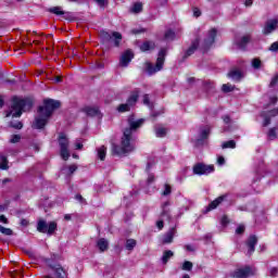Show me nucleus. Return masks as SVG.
<instances>
[{
  "mask_svg": "<svg viewBox=\"0 0 278 278\" xmlns=\"http://www.w3.org/2000/svg\"><path fill=\"white\" fill-rule=\"evenodd\" d=\"M236 233H239V235L244 233V226H242V225L238 226L236 229Z\"/></svg>",
  "mask_w": 278,
  "mask_h": 278,
  "instance_id": "nucleus-54",
  "label": "nucleus"
},
{
  "mask_svg": "<svg viewBox=\"0 0 278 278\" xmlns=\"http://www.w3.org/2000/svg\"><path fill=\"white\" fill-rule=\"evenodd\" d=\"M55 229H58V224L55 222L47 224V222L45 220H39L37 224V230L40 233H49V236H51V233H53Z\"/></svg>",
  "mask_w": 278,
  "mask_h": 278,
  "instance_id": "nucleus-7",
  "label": "nucleus"
},
{
  "mask_svg": "<svg viewBox=\"0 0 278 278\" xmlns=\"http://www.w3.org/2000/svg\"><path fill=\"white\" fill-rule=\"evenodd\" d=\"M216 28L208 30L207 36L202 45V49H204V51H207V49L214 45V41L216 40Z\"/></svg>",
  "mask_w": 278,
  "mask_h": 278,
  "instance_id": "nucleus-10",
  "label": "nucleus"
},
{
  "mask_svg": "<svg viewBox=\"0 0 278 278\" xmlns=\"http://www.w3.org/2000/svg\"><path fill=\"white\" fill-rule=\"evenodd\" d=\"M96 2L98 3V5L103 8V5H105V3H108V0H96Z\"/></svg>",
  "mask_w": 278,
  "mask_h": 278,
  "instance_id": "nucleus-59",
  "label": "nucleus"
},
{
  "mask_svg": "<svg viewBox=\"0 0 278 278\" xmlns=\"http://www.w3.org/2000/svg\"><path fill=\"white\" fill-rule=\"evenodd\" d=\"M223 121H224L225 125H230L231 124V117H229V115H225L223 117Z\"/></svg>",
  "mask_w": 278,
  "mask_h": 278,
  "instance_id": "nucleus-52",
  "label": "nucleus"
},
{
  "mask_svg": "<svg viewBox=\"0 0 278 278\" xmlns=\"http://www.w3.org/2000/svg\"><path fill=\"white\" fill-rule=\"evenodd\" d=\"M131 60H134V52L131 50H126L119 59V66H129V62H131Z\"/></svg>",
  "mask_w": 278,
  "mask_h": 278,
  "instance_id": "nucleus-11",
  "label": "nucleus"
},
{
  "mask_svg": "<svg viewBox=\"0 0 278 278\" xmlns=\"http://www.w3.org/2000/svg\"><path fill=\"white\" fill-rule=\"evenodd\" d=\"M229 224V217L223 216L222 217V225H228Z\"/></svg>",
  "mask_w": 278,
  "mask_h": 278,
  "instance_id": "nucleus-57",
  "label": "nucleus"
},
{
  "mask_svg": "<svg viewBox=\"0 0 278 278\" xmlns=\"http://www.w3.org/2000/svg\"><path fill=\"white\" fill-rule=\"evenodd\" d=\"M277 27H278V20L277 18L268 20L265 23L263 33L265 35L273 34V31H275V29H277Z\"/></svg>",
  "mask_w": 278,
  "mask_h": 278,
  "instance_id": "nucleus-12",
  "label": "nucleus"
},
{
  "mask_svg": "<svg viewBox=\"0 0 278 278\" xmlns=\"http://www.w3.org/2000/svg\"><path fill=\"white\" fill-rule=\"evenodd\" d=\"M255 244H257V237L250 236L247 241L248 255H253V253H255Z\"/></svg>",
  "mask_w": 278,
  "mask_h": 278,
  "instance_id": "nucleus-15",
  "label": "nucleus"
},
{
  "mask_svg": "<svg viewBox=\"0 0 278 278\" xmlns=\"http://www.w3.org/2000/svg\"><path fill=\"white\" fill-rule=\"evenodd\" d=\"M31 110V101L27 99L13 98L11 111L7 116H13V118H20L23 115V112Z\"/></svg>",
  "mask_w": 278,
  "mask_h": 278,
  "instance_id": "nucleus-3",
  "label": "nucleus"
},
{
  "mask_svg": "<svg viewBox=\"0 0 278 278\" xmlns=\"http://www.w3.org/2000/svg\"><path fill=\"white\" fill-rule=\"evenodd\" d=\"M228 77L235 81H240V79H242V72L240 70H231L228 73Z\"/></svg>",
  "mask_w": 278,
  "mask_h": 278,
  "instance_id": "nucleus-19",
  "label": "nucleus"
},
{
  "mask_svg": "<svg viewBox=\"0 0 278 278\" xmlns=\"http://www.w3.org/2000/svg\"><path fill=\"white\" fill-rule=\"evenodd\" d=\"M100 37H101L102 40L110 41V40H112L113 36H112V34H110V33H108L105 30H101L100 31Z\"/></svg>",
  "mask_w": 278,
  "mask_h": 278,
  "instance_id": "nucleus-34",
  "label": "nucleus"
},
{
  "mask_svg": "<svg viewBox=\"0 0 278 278\" xmlns=\"http://www.w3.org/2000/svg\"><path fill=\"white\" fill-rule=\"evenodd\" d=\"M277 273H278L277 267H273V268H270V270H269L270 277H277Z\"/></svg>",
  "mask_w": 278,
  "mask_h": 278,
  "instance_id": "nucleus-50",
  "label": "nucleus"
},
{
  "mask_svg": "<svg viewBox=\"0 0 278 278\" xmlns=\"http://www.w3.org/2000/svg\"><path fill=\"white\" fill-rule=\"evenodd\" d=\"M166 58V49H161L159 52V56L156 59V64L153 66L151 63L146 64V71L148 75H155V73H160L164 68V61Z\"/></svg>",
  "mask_w": 278,
  "mask_h": 278,
  "instance_id": "nucleus-4",
  "label": "nucleus"
},
{
  "mask_svg": "<svg viewBox=\"0 0 278 278\" xmlns=\"http://www.w3.org/2000/svg\"><path fill=\"white\" fill-rule=\"evenodd\" d=\"M0 223L8 225V217H5V215H0Z\"/></svg>",
  "mask_w": 278,
  "mask_h": 278,
  "instance_id": "nucleus-58",
  "label": "nucleus"
},
{
  "mask_svg": "<svg viewBox=\"0 0 278 278\" xmlns=\"http://www.w3.org/2000/svg\"><path fill=\"white\" fill-rule=\"evenodd\" d=\"M49 12H51L52 14H55L56 16H62V14H64V11H62V8L60 7L50 8Z\"/></svg>",
  "mask_w": 278,
  "mask_h": 278,
  "instance_id": "nucleus-32",
  "label": "nucleus"
},
{
  "mask_svg": "<svg viewBox=\"0 0 278 278\" xmlns=\"http://www.w3.org/2000/svg\"><path fill=\"white\" fill-rule=\"evenodd\" d=\"M84 148V144H81V142H76V144H75V149L76 150H80V149H83Z\"/></svg>",
  "mask_w": 278,
  "mask_h": 278,
  "instance_id": "nucleus-61",
  "label": "nucleus"
},
{
  "mask_svg": "<svg viewBox=\"0 0 278 278\" xmlns=\"http://www.w3.org/2000/svg\"><path fill=\"white\" fill-rule=\"evenodd\" d=\"M222 90L223 92H231L233 91V86H231L230 84H225L223 85Z\"/></svg>",
  "mask_w": 278,
  "mask_h": 278,
  "instance_id": "nucleus-41",
  "label": "nucleus"
},
{
  "mask_svg": "<svg viewBox=\"0 0 278 278\" xmlns=\"http://www.w3.org/2000/svg\"><path fill=\"white\" fill-rule=\"evenodd\" d=\"M75 199L76 201H79V203H86V200L84 199V197H81V194H76Z\"/></svg>",
  "mask_w": 278,
  "mask_h": 278,
  "instance_id": "nucleus-55",
  "label": "nucleus"
},
{
  "mask_svg": "<svg viewBox=\"0 0 278 278\" xmlns=\"http://www.w3.org/2000/svg\"><path fill=\"white\" fill-rule=\"evenodd\" d=\"M275 138H277V129L276 128H271L268 131V139L269 140H275Z\"/></svg>",
  "mask_w": 278,
  "mask_h": 278,
  "instance_id": "nucleus-40",
  "label": "nucleus"
},
{
  "mask_svg": "<svg viewBox=\"0 0 278 278\" xmlns=\"http://www.w3.org/2000/svg\"><path fill=\"white\" fill-rule=\"evenodd\" d=\"M11 127H13L14 129H23V123L21 122H11Z\"/></svg>",
  "mask_w": 278,
  "mask_h": 278,
  "instance_id": "nucleus-44",
  "label": "nucleus"
},
{
  "mask_svg": "<svg viewBox=\"0 0 278 278\" xmlns=\"http://www.w3.org/2000/svg\"><path fill=\"white\" fill-rule=\"evenodd\" d=\"M58 108H60V101L53 99L45 100L43 106L39 108V115L35 119V128L42 129L45 125H47L49 118H51L53 111L58 110Z\"/></svg>",
  "mask_w": 278,
  "mask_h": 278,
  "instance_id": "nucleus-2",
  "label": "nucleus"
},
{
  "mask_svg": "<svg viewBox=\"0 0 278 278\" xmlns=\"http://www.w3.org/2000/svg\"><path fill=\"white\" fill-rule=\"evenodd\" d=\"M210 131H212L210 126H205V127L201 128L200 129V139H198V142L201 140H207V138L210 136Z\"/></svg>",
  "mask_w": 278,
  "mask_h": 278,
  "instance_id": "nucleus-21",
  "label": "nucleus"
},
{
  "mask_svg": "<svg viewBox=\"0 0 278 278\" xmlns=\"http://www.w3.org/2000/svg\"><path fill=\"white\" fill-rule=\"evenodd\" d=\"M198 48H199V39H195L192 42L191 47L187 50L186 58H190V55H192L197 51Z\"/></svg>",
  "mask_w": 278,
  "mask_h": 278,
  "instance_id": "nucleus-24",
  "label": "nucleus"
},
{
  "mask_svg": "<svg viewBox=\"0 0 278 278\" xmlns=\"http://www.w3.org/2000/svg\"><path fill=\"white\" fill-rule=\"evenodd\" d=\"M68 170H70V174L73 175V173L77 170V165H70Z\"/></svg>",
  "mask_w": 278,
  "mask_h": 278,
  "instance_id": "nucleus-56",
  "label": "nucleus"
},
{
  "mask_svg": "<svg viewBox=\"0 0 278 278\" xmlns=\"http://www.w3.org/2000/svg\"><path fill=\"white\" fill-rule=\"evenodd\" d=\"M172 192H173V189H172L170 185L165 184L164 190L162 192V197H168Z\"/></svg>",
  "mask_w": 278,
  "mask_h": 278,
  "instance_id": "nucleus-35",
  "label": "nucleus"
},
{
  "mask_svg": "<svg viewBox=\"0 0 278 278\" xmlns=\"http://www.w3.org/2000/svg\"><path fill=\"white\" fill-rule=\"evenodd\" d=\"M162 213L161 216L162 218H165L166 220H170V202L166 201L162 204Z\"/></svg>",
  "mask_w": 278,
  "mask_h": 278,
  "instance_id": "nucleus-17",
  "label": "nucleus"
},
{
  "mask_svg": "<svg viewBox=\"0 0 278 278\" xmlns=\"http://www.w3.org/2000/svg\"><path fill=\"white\" fill-rule=\"evenodd\" d=\"M152 49H155V43L153 41H144L140 46L141 51H151Z\"/></svg>",
  "mask_w": 278,
  "mask_h": 278,
  "instance_id": "nucleus-26",
  "label": "nucleus"
},
{
  "mask_svg": "<svg viewBox=\"0 0 278 278\" xmlns=\"http://www.w3.org/2000/svg\"><path fill=\"white\" fill-rule=\"evenodd\" d=\"M165 40H175V31H173L172 29H168L165 33Z\"/></svg>",
  "mask_w": 278,
  "mask_h": 278,
  "instance_id": "nucleus-38",
  "label": "nucleus"
},
{
  "mask_svg": "<svg viewBox=\"0 0 278 278\" xmlns=\"http://www.w3.org/2000/svg\"><path fill=\"white\" fill-rule=\"evenodd\" d=\"M186 249H187L188 251H194V247H193V245H186Z\"/></svg>",
  "mask_w": 278,
  "mask_h": 278,
  "instance_id": "nucleus-64",
  "label": "nucleus"
},
{
  "mask_svg": "<svg viewBox=\"0 0 278 278\" xmlns=\"http://www.w3.org/2000/svg\"><path fill=\"white\" fill-rule=\"evenodd\" d=\"M144 125V119H134V116L128 118V127L124 129V135L119 146H113V153L115 155H125V153H131L136 149L134 146V134Z\"/></svg>",
  "mask_w": 278,
  "mask_h": 278,
  "instance_id": "nucleus-1",
  "label": "nucleus"
},
{
  "mask_svg": "<svg viewBox=\"0 0 278 278\" xmlns=\"http://www.w3.org/2000/svg\"><path fill=\"white\" fill-rule=\"evenodd\" d=\"M153 181H155V175L149 174L148 179H147V184L151 185V184H153Z\"/></svg>",
  "mask_w": 278,
  "mask_h": 278,
  "instance_id": "nucleus-47",
  "label": "nucleus"
},
{
  "mask_svg": "<svg viewBox=\"0 0 278 278\" xmlns=\"http://www.w3.org/2000/svg\"><path fill=\"white\" fill-rule=\"evenodd\" d=\"M177 233V230L175 228L169 229L164 238H163V243L164 244H170L173 242V239L175 238V235Z\"/></svg>",
  "mask_w": 278,
  "mask_h": 278,
  "instance_id": "nucleus-18",
  "label": "nucleus"
},
{
  "mask_svg": "<svg viewBox=\"0 0 278 278\" xmlns=\"http://www.w3.org/2000/svg\"><path fill=\"white\" fill-rule=\"evenodd\" d=\"M112 41H113V45L114 47H121V41L123 40V35H121V33L118 31H113L112 33Z\"/></svg>",
  "mask_w": 278,
  "mask_h": 278,
  "instance_id": "nucleus-20",
  "label": "nucleus"
},
{
  "mask_svg": "<svg viewBox=\"0 0 278 278\" xmlns=\"http://www.w3.org/2000/svg\"><path fill=\"white\" fill-rule=\"evenodd\" d=\"M21 140V135H13L10 139V142H12V144H16V142H18Z\"/></svg>",
  "mask_w": 278,
  "mask_h": 278,
  "instance_id": "nucleus-45",
  "label": "nucleus"
},
{
  "mask_svg": "<svg viewBox=\"0 0 278 278\" xmlns=\"http://www.w3.org/2000/svg\"><path fill=\"white\" fill-rule=\"evenodd\" d=\"M278 115V109H274L269 111L268 113L264 112L262 116L264 117L263 126L268 127L270 125V117Z\"/></svg>",
  "mask_w": 278,
  "mask_h": 278,
  "instance_id": "nucleus-16",
  "label": "nucleus"
},
{
  "mask_svg": "<svg viewBox=\"0 0 278 278\" xmlns=\"http://www.w3.org/2000/svg\"><path fill=\"white\" fill-rule=\"evenodd\" d=\"M0 233H3V236H12L13 231L10 228L0 226Z\"/></svg>",
  "mask_w": 278,
  "mask_h": 278,
  "instance_id": "nucleus-39",
  "label": "nucleus"
},
{
  "mask_svg": "<svg viewBox=\"0 0 278 278\" xmlns=\"http://www.w3.org/2000/svg\"><path fill=\"white\" fill-rule=\"evenodd\" d=\"M167 131L168 130L162 126L156 127L155 128L156 138H164V136H166Z\"/></svg>",
  "mask_w": 278,
  "mask_h": 278,
  "instance_id": "nucleus-29",
  "label": "nucleus"
},
{
  "mask_svg": "<svg viewBox=\"0 0 278 278\" xmlns=\"http://www.w3.org/2000/svg\"><path fill=\"white\" fill-rule=\"evenodd\" d=\"M50 260H46V264L50 266L53 270L52 276H48L47 278H68V273L61 265H51Z\"/></svg>",
  "mask_w": 278,
  "mask_h": 278,
  "instance_id": "nucleus-8",
  "label": "nucleus"
},
{
  "mask_svg": "<svg viewBox=\"0 0 278 278\" xmlns=\"http://www.w3.org/2000/svg\"><path fill=\"white\" fill-rule=\"evenodd\" d=\"M136 240L135 239H127L126 240V249L127 251H134L136 249Z\"/></svg>",
  "mask_w": 278,
  "mask_h": 278,
  "instance_id": "nucleus-31",
  "label": "nucleus"
},
{
  "mask_svg": "<svg viewBox=\"0 0 278 278\" xmlns=\"http://www.w3.org/2000/svg\"><path fill=\"white\" fill-rule=\"evenodd\" d=\"M193 16H195V18H199V16H201V10H199V8H193Z\"/></svg>",
  "mask_w": 278,
  "mask_h": 278,
  "instance_id": "nucleus-51",
  "label": "nucleus"
},
{
  "mask_svg": "<svg viewBox=\"0 0 278 278\" xmlns=\"http://www.w3.org/2000/svg\"><path fill=\"white\" fill-rule=\"evenodd\" d=\"M194 175H210L214 173V165H205L203 163H198L193 166Z\"/></svg>",
  "mask_w": 278,
  "mask_h": 278,
  "instance_id": "nucleus-9",
  "label": "nucleus"
},
{
  "mask_svg": "<svg viewBox=\"0 0 278 278\" xmlns=\"http://www.w3.org/2000/svg\"><path fill=\"white\" fill-rule=\"evenodd\" d=\"M244 5L250 8V5H253V0H245Z\"/></svg>",
  "mask_w": 278,
  "mask_h": 278,
  "instance_id": "nucleus-62",
  "label": "nucleus"
},
{
  "mask_svg": "<svg viewBox=\"0 0 278 278\" xmlns=\"http://www.w3.org/2000/svg\"><path fill=\"white\" fill-rule=\"evenodd\" d=\"M252 67H254L255 71H260V68H262V61L260 59H253Z\"/></svg>",
  "mask_w": 278,
  "mask_h": 278,
  "instance_id": "nucleus-36",
  "label": "nucleus"
},
{
  "mask_svg": "<svg viewBox=\"0 0 278 278\" xmlns=\"http://www.w3.org/2000/svg\"><path fill=\"white\" fill-rule=\"evenodd\" d=\"M250 41H251V37L249 35H245V36L241 37V39L239 41H237V46L240 49H245L247 45H249Z\"/></svg>",
  "mask_w": 278,
  "mask_h": 278,
  "instance_id": "nucleus-22",
  "label": "nucleus"
},
{
  "mask_svg": "<svg viewBox=\"0 0 278 278\" xmlns=\"http://www.w3.org/2000/svg\"><path fill=\"white\" fill-rule=\"evenodd\" d=\"M87 116H99L100 112L98 108L87 106L84 109Z\"/></svg>",
  "mask_w": 278,
  "mask_h": 278,
  "instance_id": "nucleus-23",
  "label": "nucleus"
},
{
  "mask_svg": "<svg viewBox=\"0 0 278 278\" xmlns=\"http://www.w3.org/2000/svg\"><path fill=\"white\" fill-rule=\"evenodd\" d=\"M0 168L1 170H8V157L3 154L0 155Z\"/></svg>",
  "mask_w": 278,
  "mask_h": 278,
  "instance_id": "nucleus-30",
  "label": "nucleus"
},
{
  "mask_svg": "<svg viewBox=\"0 0 278 278\" xmlns=\"http://www.w3.org/2000/svg\"><path fill=\"white\" fill-rule=\"evenodd\" d=\"M192 262L190 261H186L184 264H182V269L184 270H192Z\"/></svg>",
  "mask_w": 278,
  "mask_h": 278,
  "instance_id": "nucleus-42",
  "label": "nucleus"
},
{
  "mask_svg": "<svg viewBox=\"0 0 278 278\" xmlns=\"http://www.w3.org/2000/svg\"><path fill=\"white\" fill-rule=\"evenodd\" d=\"M21 225H22L23 227H27V226L29 225V222H27V219H22V220H21Z\"/></svg>",
  "mask_w": 278,
  "mask_h": 278,
  "instance_id": "nucleus-63",
  "label": "nucleus"
},
{
  "mask_svg": "<svg viewBox=\"0 0 278 278\" xmlns=\"http://www.w3.org/2000/svg\"><path fill=\"white\" fill-rule=\"evenodd\" d=\"M269 51H278V41H275L274 43H271Z\"/></svg>",
  "mask_w": 278,
  "mask_h": 278,
  "instance_id": "nucleus-53",
  "label": "nucleus"
},
{
  "mask_svg": "<svg viewBox=\"0 0 278 278\" xmlns=\"http://www.w3.org/2000/svg\"><path fill=\"white\" fill-rule=\"evenodd\" d=\"M138 97H140V92L132 91L130 97L127 99V102L124 104H121L117 110L118 112H129L136 103H138Z\"/></svg>",
  "mask_w": 278,
  "mask_h": 278,
  "instance_id": "nucleus-6",
  "label": "nucleus"
},
{
  "mask_svg": "<svg viewBox=\"0 0 278 278\" xmlns=\"http://www.w3.org/2000/svg\"><path fill=\"white\" fill-rule=\"evenodd\" d=\"M251 275H253V270L251 269V267H244V268L237 269L232 274V277L233 278H248V277H251Z\"/></svg>",
  "mask_w": 278,
  "mask_h": 278,
  "instance_id": "nucleus-13",
  "label": "nucleus"
},
{
  "mask_svg": "<svg viewBox=\"0 0 278 278\" xmlns=\"http://www.w3.org/2000/svg\"><path fill=\"white\" fill-rule=\"evenodd\" d=\"M268 99L270 105H275V103H277V96H269Z\"/></svg>",
  "mask_w": 278,
  "mask_h": 278,
  "instance_id": "nucleus-48",
  "label": "nucleus"
},
{
  "mask_svg": "<svg viewBox=\"0 0 278 278\" xmlns=\"http://www.w3.org/2000/svg\"><path fill=\"white\" fill-rule=\"evenodd\" d=\"M109 242H108V239H100V240H98V242H97V247H98V249L101 251V252H103V251H108V247H109Z\"/></svg>",
  "mask_w": 278,
  "mask_h": 278,
  "instance_id": "nucleus-25",
  "label": "nucleus"
},
{
  "mask_svg": "<svg viewBox=\"0 0 278 278\" xmlns=\"http://www.w3.org/2000/svg\"><path fill=\"white\" fill-rule=\"evenodd\" d=\"M59 147H60L61 157L66 162V160L71 157V152L68 151V138H66V135L60 134Z\"/></svg>",
  "mask_w": 278,
  "mask_h": 278,
  "instance_id": "nucleus-5",
  "label": "nucleus"
},
{
  "mask_svg": "<svg viewBox=\"0 0 278 278\" xmlns=\"http://www.w3.org/2000/svg\"><path fill=\"white\" fill-rule=\"evenodd\" d=\"M156 227H157L159 229H164V220H159V222L156 223Z\"/></svg>",
  "mask_w": 278,
  "mask_h": 278,
  "instance_id": "nucleus-60",
  "label": "nucleus"
},
{
  "mask_svg": "<svg viewBox=\"0 0 278 278\" xmlns=\"http://www.w3.org/2000/svg\"><path fill=\"white\" fill-rule=\"evenodd\" d=\"M131 12H134L135 14L142 12V3H140V2L135 3L131 9Z\"/></svg>",
  "mask_w": 278,
  "mask_h": 278,
  "instance_id": "nucleus-37",
  "label": "nucleus"
},
{
  "mask_svg": "<svg viewBox=\"0 0 278 278\" xmlns=\"http://www.w3.org/2000/svg\"><path fill=\"white\" fill-rule=\"evenodd\" d=\"M223 149H236V141L229 140L222 144Z\"/></svg>",
  "mask_w": 278,
  "mask_h": 278,
  "instance_id": "nucleus-33",
  "label": "nucleus"
},
{
  "mask_svg": "<svg viewBox=\"0 0 278 278\" xmlns=\"http://www.w3.org/2000/svg\"><path fill=\"white\" fill-rule=\"evenodd\" d=\"M143 104L148 105V108H153V105L151 104V102L149 101V94H144L143 96Z\"/></svg>",
  "mask_w": 278,
  "mask_h": 278,
  "instance_id": "nucleus-46",
  "label": "nucleus"
},
{
  "mask_svg": "<svg viewBox=\"0 0 278 278\" xmlns=\"http://www.w3.org/2000/svg\"><path fill=\"white\" fill-rule=\"evenodd\" d=\"M173 255H175V253L170 250H166L163 252V256H162V262L163 264H168V260H170V257H173Z\"/></svg>",
  "mask_w": 278,
  "mask_h": 278,
  "instance_id": "nucleus-27",
  "label": "nucleus"
},
{
  "mask_svg": "<svg viewBox=\"0 0 278 278\" xmlns=\"http://www.w3.org/2000/svg\"><path fill=\"white\" fill-rule=\"evenodd\" d=\"M97 151L99 160L103 162V160H105V155H108V148H105V146H101Z\"/></svg>",
  "mask_w": 278,
  "mask_h": 278,
  "instance_id": "nucleus-28",
  "label": "nucleus"
},
{
  "mask_svg": "<svg viewBox=\"0 0 278 278\" xmlns=\"http://www.w3.org/2000/svg\"><path fill=\"white\" fill-rule=\"evenodd\" d=\"M278 84V74H276L271 80H270V84H269V88H275Z\"/></svg>",
  "mask_w": 278,
  "mask_h": 278,
  "instance_id": "nucleus-43",
  "label": "nucleus"
},
{
  "mask_svg": "<svg viewBox=\"0 0 278 278\" xmlns=\"http://www.w3.org/2000/svg\"><path fill=\"white\" fill-rule=\"evenodd\" d=\"M217 164H218V166H225V157L224 156H218L217 157Z\"/></svg>",
  "mask_w": 278,
  "mask_h": 278,
  "instance_id": "nucleus-49",
  "label": "nucleus"
},
{
  "mask_svg": "<svg viewBox=\"0 0 278 278\" xmlns=\"http://www.w3.org/2000/svg\"><path fill=\"white\" fill-rule=\"evenodd\" d=\"M225 199H227V194L216 198L207 205L206 212H212V210H216V207H218V205H220V203H223Z\"/></svg>",
  "mask_w": 278,
  "mask_h": 278,
  "instance_id": "nucleus-14",
  "label": "nucleus"
}]
</instances>
